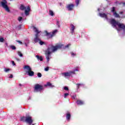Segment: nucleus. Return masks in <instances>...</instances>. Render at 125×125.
<instances>
[{
	"mask_svg": "<svg viewBox=\"0 0 125 125\" xmlns=\"http://www.w3.org/2000/svg\"><path fill=\"white\" fill-rule=\"evenodd\" d=\"M62 47H63V45L62 44H59L56 46H53L52 45H49L45 53L47 62H49L51 53L55 52V51H57L58 49H60V48H62Z\"/></svg>",
	"mask_w": 125,
	"mask_h": 125,
	"instance_id": "nucleus-1",
	"label": "nucleus"
},
{
	"mask_svg": "<svg viewBox=\"0 0 125 125\" xmlns=\"http://www.w3.org/2000/svg\"><path fill=\"white\" fill-rule=\"evenodd\" d=\"M110 24H111L113 28H115L117 31H120V29H122L123 30H125V24L116 21L115 19H111L110 20Z\"/></svg>",
	"mask_w": 125,
	"mask_h": 125,
	"instance_id": "nucleus-2",
	"label": "nucleus"
},
{
	"mask_svg": "<svg viewBox=\"0 0 125 125\" xmlns=\"http://www.w3.org/2000/svg\"><path fill=\"white\" fill-rule=\"evenodd\" d=\"M23 69L25 70L26 74H28L30 77H33L35 75V72L32 71V68L29 65H25L23 67Z\"/></svg>",
	"mask_w": 125,
	"mask_h": 125,
	"instance_id": "nucleus-3",
	"label": "nucleus"
},
{
	"mask_svg": "<svg viewBox=\"0 0 125 125\" xmlns=\"http://www.w3.org/2000/svg\"><path fill=\"white\" fill-rule=\"evenodd\" d=\"M0 3L2 7L5 9L7 12H10L9 8L8 7V6H7V1H6V0H2V1H1Z\"/></svg>",
	"mask_w": 125,
	"mask_h": 125,
	"instance_id": "nucleus-4",
	"label": "nucleus"
},
{
	"mask_svg": "<svg viewBox=\"0 0 125 125\" xmlns=\"http://www.w3.org/2000/svg\"><path fill=\"white\" fill-rule=\"evenodd\" d=\"M34 32L36 33L35 35V38L34 39V42H40L41 40L39 38V34L41 32V31H39L36 27H33Z\"/></svg>",
	"mask_w": 125,
	"mask_h": 125,
	"instance_id": "nucleus-5",
	"label": "nucleus"
},
{
	"mask_svg": "<svg viewBox=\"0 0 125 125\" xmlns=\"http://www.w3.org/2000/svg\"><path fill=\"white\" fill-rule=\"evenodd\" d=\"M57 32H58V30H57V29H56L54 30L52 32H50V33L47 32V31H45L46 36H47L48 39H50L52 38V37H54V36H55Z\"/></svg>",
	"mask_w": 125,
	"mask_h": 125,
	"instance_id": "nucleus-6",
	"label": "nucleus"
},
{
	"mask_svg": "<svg viewBox=\"0 0 125 125\" xmlns=\"http://www.w3.org/2000/svg\"><path fill=\"white\" fill-rule=\"evenodd\" d=\"M43 89V86L39 84H36L34 87L35 92H39V91H42Z\"/></svg>",
	"mask_w": 125,
	"mask_h": 125,
	"instance_id": "nucleus-7",
	"label": "nucleus"
},
{
	"mask_svg": "<svg viewBox=\"0 0 125 125\" xmlns=\"http://www.w3.org/2000/svg\"><path fill=\"white\" fill-rule=\"evenodd\" d=\"M76 71H79L78 69H75L73 71H70L69 72H65L63 73H62V75L63 77H64V78H67V77H70L72 74H75V72Z\"/></svg>",
	"mask_w": 125,
	"mask_h": 125,
	"instance_id": "nucleus-8",
	"label": "nucleus"
},
{
	"mask_svg": "<svg viewBox=\"0 0 125 125\" xmlns=\"http://www.w3.org/2000/svg\"><path fill=\"white\" fill-rule=\"evenodd\" d=\"M25 122L26 123H27L28 125H31L32 124H33L34 120H33V118H32V117L27 116V117H26Z\"/></svg>",
	"mask_w": 125,
	"mask_h": 125,
	"instance_id": "nucleus-9",
	"label": "nucleus"
},
{
	"mask_svg": "<svg viewBox=\"0 0 125 125\" xmlns=\"http://www.w3.org/2000/svg\"><path fill=\"white\" fill-rule=\"evenodd\" d=\"M111 11L113 12L114 17L116 18H120V15L116 12V8L115 7H113L111 8Z\"/></svg>",
	"mask_w": 125,
	"mask_h": 125,
	"instance_id": "nucleus-10",
	"label": "nucleus"
},
{
	"mask_svg": "<svg viewBox=\"0 0 125 125\" xmlns=\"http://www.w3.org/2000/svg\"><path fill=\"white\" fill-rule=\"evenodd\" d=\"M30 11H31V8H30V7L29 6H27L26 9H25L24 12V13L26 16H28V15L30 14V13H29L30 12Z\"/></svg>",
	"mask_w": 125,
	"mask_h": 125,
	"instance_id": "nucleus-11",
	"label": "nucleus"
},
{
	"mask_svg": "<svg viewBox=\"0 0 125 125\" xmlns=\"http://www.w3.org/2000/svg\"><path fill=\"white\" fill-rule=\"evenodd\" d=\"M75 5L73 4H68L67 6V9L68 10H72Z\"/></svg>",
	"mask_w": 125,
	"mask_h": 125,
	"instance_id": "nucleus-12",
	"label": "nucleus"
},
{
	"mask_svg": "<svg viewBox=\"0 0 125 125\" xmlns=\"http://www.w3.org/2000/svg\"><path fill=\"white\" fill-rule=\"evenodd\" d=\"M99 15L101 17H102L103 18H105V19H106V20H108V18L107 17L106 14H105L104 13H100Z\"/></svg>",
	"mask_w": 125,
	"mask_h": 125,
	"instance_id": "nucleus-13",
	"label": "nucleus"
},
{
	"mask_svg": "<svg viewBox=\"0 0 125 125\" xmlns=\"http://www.w3.org/2000/svg\"><path fill=\"white\" fill-rule=\"evenodd\" d=\"M20 9H21V10H25V9H26V7H25V6H24L23 5L21 4L20 6Z\"/></svg>",
	"mask_w": 125,
	"mask_h": 125,
	"instance_id": "nucleus-14",
	"label": "nucleus"
},
{
	"mask_svg": "<svg viewBox=\"0 0 125 125\" xmlns=\"http://www.w3.org/2000/svg\"><path fill=\"white\" fill-rule=\"evenodd\" d=\"M44 86H50V87H53L54 86L52 85L50 83L48 82L46 84L44 85Z\"/></svg>",
	"mask_w": 125,
	"mask_h": 125,
	"instance_id": "nucleus-15",
	"label": "nucleus"
},
{
	"mask_svg": "<svg viewBox=\"0 0 125 125\" xmlns=\"http://www.w3.org/2000/svg\"><path fill=\"white\" fill-rule=\"evenodd\" d=\"M77 103L78 105H83L84 104V103L82 101H78L77 102Z\"/></svg>",
	"mask_w": 125,
	"mask_h": 125,
	"instance_id": "nucleus-16",
	"label": "nucleus"
},
{
	"mask_svg": "<svg viewBox=\"0 0 125 125\" xmlns=\"http://www.w3.org/2000/svg\"><path fill=\"white\" fill-rule=\"evenodd\" d=\"M70 26L71 27V32H72V33H74V30L75 29V26H74V25L73 24H71Z\"/></svg>",
	"mask_w": 125,
	"mask_h": 125,
	"instance_id": "nucleus-17",
	"label": "nucleus"
},
{
	"mask_svg": "<svg viewBox=\"0 0 125 125\" xmlns=\"http://www.w3.org/2000/svg\"><path fill=\"white\" fill-rule=\"evenodd\" d=\"M36 58H37L38 60H40V61H42V57L41 56H39L38 55H37L36 56Z\"/></svg>",
	"mask_w": 125,
	"mask_h": 125,
	"instance_id": "nucleus-18",
	"label": "nucleus"
},
{
	"mask_svg": "<svg viewBox=\"0 0 125 125\" xmlns=\"http://www.w3.org/2000/svg\"><path fill=\"white\" fill-rule=\"evenodd\" d=\"M49 15H50L51 16H53L54 15V13H53V11H52V10H50L49 11Z\"/></svg>",
	"mask_w": 125,
	"mask_h": 125,
	"instance_id": "nucleus-19",
	"label": "nucleus"
},
{
	"mask_svg": "<svg viewBox=\"0 0 125 125\" xmlns=\"http://www.w3.org/2000/svg\"><path fill=\"white\" fill-rule=\"evenodd\" d=\"M17 53H18V55H19V56H20V57H23V54H22V53H21V52L18 51L17 52Z\"/></svg>",
	"mask_w": 125,
	"mask_h": 125,
	"instance_id": "nucleus-20",
	"label": "nucleus"
},
{
	"mask_svg": "<svg viewBox=\"0 0 125 125\" xmlns=\"http://www.w3.org/2000/svg\"><path fill=\"white\" fill-rule=\"evenodd\" d=\"M70 118H71V114H70V113L66 114V119L67 120H70Z\"/></svg>",
	"mask_w": 125,
	"mask_h": 125,
	"instance_id": "nucleus-21",
	"label": "nucleus"
},
{
	"mask_svg": "<svg viewBox=\"0 0 125 125\" xmlns=\"http://www.w3.org/2000/svg\"><path fill=\"white\" fill-rule=\"evenodd\" d=\"M21 121H22V122H26V117H21Z\"/></svg>",
	"mask_w": 125,
	"mask_h": 125,
	"instance_id": "nucleus-22",
	"label": "nucleus"
},
{
	"mask_svg": "<svg viewBox=\"0 0 125 125\" xmlns=\"http://www.w3.org/2000/svg\"><path fill=\"white\" fill-rule=\"evenodd\" d=\"M10 47L11 48H12V49H13V50H14L16 49V47L15 46H13V45H11L10 46Z\"/></svg>",
	"mask_w": 125,
	"mask_h": 125,
	"instance_id": "nucleus-23",
	"label": "nucleus"
},
{
	"mask_svg": "<svg viewBox=\"0 0 125 125\" xmlns=\"http://www.w3.org/2000/svg\"><path fill=\"white\" fill-rule=\"evenodd\" d=\"M18 20L19 22H21V21L23 20V18L21 17H19L18 19Z\"/></svg>",
	"mask_w": 125,
	"mask_h": 125,
	"instance_id": "nucleus-24",
	"label": "nucleus"
},
{
	"mask_svg": "<svg viewBox=\"0 0 125 125\" xmlns=\"http://www.w3.org/2000/svg\"><path fill=\"white\" fill-rule=\"evenodd\" d=\"M75 2L77 6H78L79 5V3H80V0H76Z\"/></svg>",
	"mask_w": 125,
	"mask_h": 125,
	"instance_id": "nucleus-25",
	"label": "nucleus"
},
{
	"mask_svg": "<svg viewBox=\"0 0 125 125\" xmlns=\"http://www.w3.org/2000/svg\"><path fill=\"white\" fill-rule=\"evenodd\" d=\"M70 53H71V56H72V57H74V56H76V53H75L73 52H71Z\"/></svg>",
	"mask_w": 125,
	"mask_h": 125,
	"instance_id": "nucleus-26",
	"label": "nucleus"
},
{
	"mask_svg": "<svg viewBox=\"0 0 125 125\" xmlns=\"http://www.w3.org/2000/svg\"><path fill=\"white\" fill-rule=\"evenodd\" d=\"M4 71L6 73H7V72L10 71V69H9V68H5Z\"/></svg>",
	"mask_w": 125,
	"mask_h": 125,
	"instance_id": "nucleus-27",
	"label": "nucleus"
},
{
	"mask_svg": "<svg viewBox=\"0 0 125 125\" xmlns=\"http://www.w3.org/2000/svg\"><path fill=\"white\" fill-rule=\"evenodd\" d=\"M37 76H38V78H42V73H38L37 74Z\"/></svg>",
	"mask_w": 125,
	"mask_h": 125,
	"instance_id": "nucleus-28",
	"label": "nucleus"
},
{
	"mask_svg": "<svg viewBox=\"0 0 125 125\" xmlns=\"http://www.w3.org/2000/svg\"><path fill=\"white\" fill-rule=\"evenodd\" d=\"M4 41V39H3V38H0V42H3Z\"/></svg>",
	"mask_w": 125,
	"mask_h": 125,
	"instance_id": "nucleus-29",
	"label": "nucleus"
},
{
	"mask_svg": "<svg viewBox=\"0 0 125 125\" xmlns=\"http://www.w3.org/2000/svg\"><path fill=\"white\" fill-rule=\"evenodd\" d=\"M57 25L58 27H59V28L60 27V24L59 23V21H57Z\"/></svg>",
	"mask_w": 125,
	"mask_h": 125,
	"instance_id": "nucleus-30",
	"label": "nucleus"
},
{
	"mask_svg": "<svg viewBox=\"0 0 125 125\" xmlns=\"http://www.w3.org/2000/svg\"><path fill=\"white\" fill-rule=\"evenodd\" d=\"M39 43L41 45H42V44H43L44 42L42 41H40Z\"/></svg>",
	"mask_w": 125,
	"mask_h": 125,
	"instance_id": "nucleus-31",
	"label": "nucleus"
},
{
	"mask_svg": "<svg viewBox=\"0 0 125 125\" xmlns=\"http://www.w3.org/2000/svg\"><path fill=\"white\" fill-rule=\"evenodd\" d=\"M48 70H49V68L48 67H47L44 68V71H48Z\"/></svg>",
	"mask_w": 125,
	"mask_h": 125,
	"instance_id": "nucleus-32",
	"label": "nucleus"
},
{
	"mask_svg": "<svg viewBox=\"0 0 125 125\" xmlns=\"http://www.w3.org/2000/svg\"><path fill=\"white\" fill-rule=\"evenodd\" d=\"M68 95H69V93H65L64 94V98H66L67 97V96H68Z\"/></svg>",
	"mask_w": 125,
	"mask_h": 125,
	"instance_id": "nucleus-33",
	"label": "nucleus"
},
{
	"mask_svg": "<svg viewBox=\"0 0 125 125\" xmlns=\"http://www.w3.org/2000/svg\"><path fill=\"white\" fill-rule=\"evenodd\" d=\"M64 90H68L69 88H68V87L65 86L64 87Z\"/></svg>",
	"mask_w": 125,
	"mask_h": 125,
	"instance_id": "nucleus-34",
	"label": "nucleus"
},
{
	"mask_svg": "<svg viewBox=\"0 0 125 125\" xmlns=\"http://www.w3.org/2000/svg\"><path fill=\"white\" fill-rule=\"evenodd\" d=\"M16 42H19L20 43V44H22V42L21 41H16Z\"/></svg>",
	"mask_w": 125,
	"mask_h": 125,
	"instance_id": "nucleus-35",
	"label": "nucleus"
},
{
	"mask_svg": "<svg viewBox=\"0 0 125 125\" xmlns=\"http://www.w3.org/2000/svg\"><path fill=\"white\" fill-rule=\"evenodd\" d=\"M12 64L13 66H15V62H14V61H12Z\"/></svg>",
	"mask_w": 125,
	"mask_h": 125,
	"instance_id": "nucleus-36",
	"label": "nucleus"
},
{
	"mask_svg": "<svg viewBox=\"0 0 125 125\" xmlns=\"http://www.w3.org/2000/svg\"><path fill=\"white\" fill-rule=\"evenodd\" d=\"M9 78L12 79L13 78V75H12V74H11L9 76Z\"/></svg>",
	"mask_w": 125,
	"mask_h": 125,
	"instance_id": "nucleus-37",
	"label": "nucleus"
},
{
	"mask_svg": "<svg viewBox=\"0 0 125 125\" xmlns=\"http://www.w3.org/2000/svg\"><path fill=\"white\" fill-rule=\"evenodd\" d=\"M15 59L17 60V61H20V59L19 58H16Z\"/></svg>",
	"mask_w": 125,
	"mask_h": 125,
	"instance_id": "nucleus-38",
	"label": "nucleus"
},
{
	"mask_svg": "<svg viewBox=\"0 0 125 125\" xmlns=\"http://www.w3.org/2000/svg\"><path fill=\"white\" fill-rule=\"evenodd\" d=\"M77 84V85H78V88H79V87L80 85H83V84H81V83Z\"/></svg>",
	"mask_w": 125,
	"mask_h": 125,
	"instance_id": "nucleus-39",
	"label": "nucleus"
},
{
	"mask_svg": "<svg viewBox=\"0 0 125 125\" xmlns=\"http://www.w3.org/2000/svg\"><path fill=\"white\" fill-rule=\"evenodd\" d=\"M71 45V44H69L65 46V47L67 48V47H69V46H70Z\"/></svg>",
	"mask_w": 125,
	"mask_h": 125,
	"instance_id": "nucleus-40",
	"label": "nucleus"
},
{
	"mask_svg": "<svg viewBox=\"0 0 125 125\" xmlns=\"http://www.w3.org/2000/svg\"><path fill=\"white\" fill-rule=\"evenodd\" d=\"M120 14H123L124 13V12H120Z\"/></svg>",
	"mask_w": 125,
	"mask_h": 125,
	"instance_id": "nucleus-41",
	"label": "nucleus"
},
{
	"mask_svg": "<svg viewBox=\"0 0 125 125\" xmlns=\"http://www.w3.org/2000/svg\"><path fill=\"white\" fill-rule=\"evenodd\" d=\"M123 5L125 6V3H123Z\"/></svg>",
	"mask_w": 125,
	"mask_h": 125,
	"instance_id": "nucleus-42",
	"label": "nucleus"
},
{
	"mask_svg": "<svg viewBox=\"0 0 125 125\" xmlns=\"http://www.w3.org/2000/svg\"><path fill=\"white\" fill-rule=\"evenodd\" d=\"M73 98H76V96H73Z\"/></svg>",
	"mask_w": 125,
	"mask_h": 125,
	"instance_id": "nucleus-43",
	"label": "nucleus"
},
{
	"mask_svg": "<svg viewBox=\"0 0 125 125\" xmlns=\"http://www.w3.org/2000/svg\"><path fill=\"white\" fill-rule=\"evenodd\" d=\"M98 11H100V9H98Z\"/></svg>",
	"mask_w": 125,
	"mask_h": 125,
	"instance_id": "nucleus-44",
	"label": "nucleus"
},
{
	"mask_svg": "<svg viewBox=\"0 0 125 125\" xmlns=\"http://www.w3.org/2000/svg\"><path fill=\"white\" fill-rule=\"evenodd\" d=\"M32 125H35V124H32Z\"/></svg>",
	"mask_w": 125,
	"mask_h": 125,
	"instance_id": "nucleus-45",
	"label": "nucleus"
},
{
	"mask_svg": "<svg viewBox=\"0 0 125 125\" xmlns=\"http://www.w3.org/2000/svg\"><path fill=\"white\" fill-rule=\"evenodd\" d=\"M20 85H21V84H20Z\"/></svg>",
	"mask_w": 125,
	"mask_h": 125,
	"instance_id": "nucleus-46",
	"label": "nucleus"
}]
</instances>
